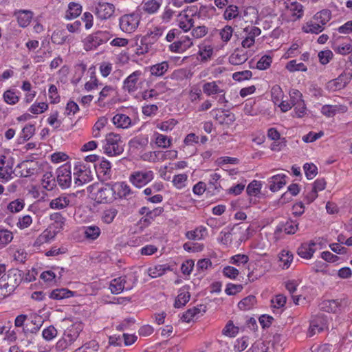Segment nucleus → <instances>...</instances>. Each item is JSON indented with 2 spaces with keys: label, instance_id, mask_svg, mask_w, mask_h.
Masks as SVG:
<instances>
[{
  "label": "nucleus",
  "instance_id": "obj_9",
  "mask_svg": "<svg viewBox=\"0 0 352 352\" xmlns=\"http://www.w3.org/2000/svg\"><path fill=\"white\" fill-rule=\"evenodd\" d=\"M211 116L220 124L229 126L236 120L235 115L229 110L223 109H213L210 111Z\"/></svg>",
  "mask_w": 352,
  "mask_h": 352
},
{
  "label": "nucleus",
  "instance_id": "obj_60",
  "mask_svg": "<svg viewBox=\"0 0 352 352\" xmlns=\"http://www.w3.org/2000/svg\"><path fill=\"white\" fill-rule=\"evenodd\" d=\"M285 69L291 73L307 71V67L303 63H297V60L294 59L289 60L286 64Z\"/></svg>",
  "mask_w": 352,
  "mask_h": 352
},
{
  "label": "nucleus",
  "instance_id": "obj_58",
  "mask_svg": "<svg viewBox=\"0 0 352 352\" xmlns=\"http://www.w3.org/2000/svg\"><path fill=\"white\" fill-rule=\"evenodd\" d=\"M107 123L108 119L106 117L102 116L99 118L92 128L93 137L95 138H100L101 136V130L104 128Z\"/></svg>",
  "mask_w": 352,
  "mask_h": 352
},
{
  "label": "nucleus",
  "instance_id": "obj_42",
  "mask_svg": "<svg viewBox=\"0 0 352 352\" xmlns=\"http://www.w3.org/2000/svg\"><path fill=\"white\" fill-rule=\"evenodd\" d=\"M9 252L12 254L14 260L18 263H24L28 258V253L24 248L10 246Z\"/></svg>",
  "mask_w": 352,
  "mask_h": 352
},
{
  "label": "nucleus",
  "instance_id": "obj_49",
  "mask_svg": "<svg viewBox=\"0 0 352 352\" xmlns=\"http://www.w3.org/2000/svg\"><path fill=\"white\" fill-rule=\"evenodd\" d=\"M207 233V230L204 226H199L193 230L186 232V237L190 240H201L203 239Z\"/></svg>",
  "mask_w": 352,
  "mask_h": 352
},
{
  "label": "nucleus",
  "instance_id": "obj_8",
  "mask_svg": "<svg viewBox=\"0 0 352 352\" xmlns=\"http://www.w3.org/2000/svg\"><path fill=\"white\" fill-rule=\"evenodd\" d=\"M74 183L77 186H82L92 180V173L89 168L85 164L78 163L74 169Z\"/></svg>",
  "mask_w": 352,
  "mask_h": 352
},
{
  "label": "nucleus",
  "instance_id": "obj_37",
  "mask_svg": "<svg viewBox=\"0 0 352 352\" xmlns=\"http://www.w3.org/2000/svg\"><path fill=\"white\" fill-rule=\"evenodd\" d=\"M162 150L146 151L142 154L141 159L149 163L162 162Z\"/></svg>",
  "mask_w": 352,
  "mask_h": 352
},
{
  "label": "nucleus",
  "instance_id": "obj_50",
  "mask_svg": "<svg viewBox=\"0 0 352 352\" xmlns=\"http://www.w3.org/2000/svg\"><path fill=\"white\" fill-rule=\"evenodd\" d=\"M188 176L186 173L175 175L173 177V186L177 190H182L186 187Z\"/></svg>",
  "mask_w": 352,
  "mask_h": 352
},
{
  "label": "nucleus",
  "instance_id": "obj_25",
  "mask_svg": "<svg viewBox=\"0 0 352 352\" xmlns=\"http://www.w3.org/2000/svg\"><path fill=\"white\" fill-rule=\"evenodd\" d=\"M14 16L16 18L18 24L21 28L28 27L34 16L32 11L28 10H19L14 12Z\"/></svg>",
  "mask_w": 352,
  "mask_h": 352
},
{
  "label": "nucleus",
  "instance_id": "obj_59",
  "mask_svg": "<svg viewBox=\"0 0 352 352\" xmlns=\"http://www.w3.org/2000/svg\"><path fill=\"white\" fill-rule=\"evenodd\" d=\"M67 36L65 30L57 29L52 33L51 40L56 45H62L66 41Z\"/></svg>",
  "mask_w": 352,
  "mask_h": 352
},
{
  "label": "nucleus",
  "instance_id": "obj_46",
  "mask_svg": "<svg viewBox=\"0 0 352 352\" xmlns=\"http://www.w3.org/2000/svg\"><path fill=\"white\" fill-rule=\"evenodd\" d=\"M83 230L85 237L91 241L97 239L101 234L100 228L97 226H85Z\"/></svg>",
  "mask_w": 352,
  "mask_h": 352
},
{
  "label": "nucleus",
  "instance_id": "obj_28",
  "mask_svg": "<svg viewBox=\"0 0 352 352\" xmlns=\"http://www.w3.org/2000/svg\"><path fill=\"white\" fill-rule=\"evenodd\" d=\"M347 107L342 104H324L321 108V113L327 118H332L338 113H345Z\"/></svg>",
  "mask_w": 352,
  "mask_h": 352
},
{
  "label": "nucleus",
  "instance_id": "obj_23",
  "mask_svg": "<svg viewBox=\"0 0 352 352\" xmlns=\"http://www.w3.org/2000/svg\"><path fill=\"white\" fill-rule=\"evenodd\" d=\"M151 142H153L157 148L166 149L172 146L173 138L155 131L151 138Z\"/></svg>",
  "mask_w": 352,
  "mask_h": 352
},
{
  "label": "nucleus",
  "instance_id": "obj_40",
  "mask_svg": "<svg viewBox=\"0 0 352 352\" xmlns=\"http://www.w3.org/2000/svg\"><path fill=\"white\" fill-rule=\"evenodd\" d=\"M19 168L21 169V176L23 177L32 176L37 171L36 164L28 161L21 163Z\"/></svg>",
  "mask_w": 352,
  "mask_h": 352
},
{
  "label": "nucleus",
  "instance_id": "obj_3",
  "mask_svg": "<svg viewBox=\"0 0 352 352\" xmlns=\"http://www.w3.org/2000/svg\"><path fill=\"white\" fill-rule=\"evenodd\" d=\"M110 38L111 34L108 31H97L89 34L82 40L83 48L85 51L95 50Z\"/></svg>",
  "mask_w": 352,
  "mask_h": 352
},
{
  "label": "nucleus",
  "instance_id": "obj_7",
  "mask_svg": "<svg viewBox=\"0 0 352 352\" xmlns=\"http://www.w3.org/2000/svg\"><path fill=\"white\" fill-rule=\"evenodd\" d=\"M56 182L61 189L69 188L72 182V166L65 163L59 166L56 170Z\"/></svg>",
  "mask_w": 352,
  "mask_h": 352
},
{
  "label": "nucleus",
  "instance_id": "obj_6",
  "mask_svg": "<svg viewBox=\"0 0 352 352\" xmlns=\"http://www.w3.org/2000/svg\"><path fill=\"white\" fill-rule=\"evenodd\" d=\"M141 16L138 13H131L122 15L119 19L120 30L127 34L134 32L138 28Z\"/></svg>",
  "mask_w": 352,
  "mask_h": 352
},
{
  "label": "nucleus",
  "instance_id": "obj_33",
  "mask_svg": "<svg viewBox=\"0 0 352 352\" xmlns=\"http://www.w3.org/2000/svg\"><path fill=\"white\" fill-rule=\"evenodd\" d=\"M162 4V0H144L142 3V10L148 14H154L158 12Z\"/></svg>",
  "mask_w": 352,
  "mask_h": 352
},
{
  "label": "nucleus",
  "instance_id": "obj_5",
  "mask_svg": "<svg viewBox=\"0 0 352 352\" xmlns=\"http://www.w3.org/2000/svg\"><path fill=\"white\" fill-rule=\"evenodd\" d=\"M154 177L155 173L153 170L142 169L133 171L129 177V181L133 186L141 188L151 182Z\"/></svg>",
  "mask_w": 352,
  "mask_h": 352
},
{
  "label": "nucleus",
  "instance_id": "obj_32",
  "mask_svg": "<svg viewBox=\"0 0 352 352\" xmlns=\"http://www.w3.org/2000/svg\"><path fill=\"white\" fill-rule=\"evenodd\" d=\"M75 295V292L70 291L65 287H57L52 291L50 294V298L60 300L74 296Z\"/></svg>",
  "mask_w": 352,
  "mask_h": 352
},
{
  "label": "nucleus",
  "instance_id": "obj_64",
  "mask_svg": "<svg viewBox=\"0 0 352 352\" xmlns=\"http://www.w3.org/2000/svg\"><path fill=\"white\" fill-rule=\"evenodd\" d=\"M98 349L99 345L98 342L95 340H91L78 347L73 352H97Z\"/></svg>",
  "mask_w": 352,
  "mask_h": 352
},
{
  "label": "nucleus",
  "instance_id": "obj_53",
  "mask_svg": "<svg viewBox=\"0 0 352 352\" xmlns=\"http://www.w3.org/2000/svg\"><path fill=\"white\" fill-rule=\"evenodd\" d=\"M247 60V54L239 50L234 51L229 57V63L233 65H241Z\"/></svg>",
  "mask_w": 352,
  "mask_h": 352
},
{
  "label": "nucleus",
  "instance_id": "obj_56",
  "mask_svg": "<svg viewBox=\"0 0 352 352\" xmlns=\"http://www.w3.org/2000/svg\"><path fill=\"white\" fill-rule=\"evenodd\" d=\"M82 12V6L80 4L72 2L68 6V10L66 12L67 19H73L78 17Z\"/></svg>",
  "mask_w": 352,
  "mask_h": 352
},
{
  "label": "nucleus",
  "instance_id": "obj_16",
  "mask_svg": "<svg viewBox=\"0 0 352 352\" xmlns=\"http://www.w3.org/2000/svg\"><path fill=\"white\" fill-rule=\"evenodd\" d=\"M94 168L100 180L107 181L111 179L112 170L109 161L102 157L99 162L94 164Z\"/></svg>",
  "mask_w": 352,
  "mask_h": 352
},
{
  "label": "nucleus",
  "instance_id": "obj_15",
  "mask_svg": "<svg viewBox=\"0 0 352 352\" xmlns=\"http://www.w3.org/2000/svg\"><path fill=\"white\" fill-rule=\"evenodd\" d=\"M221 82L219 80L206 82L202 86L203 91L207 96L219 95V102L226 99V92L220 86Z\"/></svg>",
  "mask_w": 352,
  "mask_h": 352
},
{
  "label": "nucleus",
  "instance_id": "obj_18",
  "mask_svg": "<svg viewBox=\"0 0 352 352\" xmlns=\"http://www.w3.org/2000/svg\"><path fill=\"white\" fill-rule=\"evenodd\" d=\"M118 96L116 87L113 85H105L99 93L98 104L99 106H104L109 103Z\"/></svg>",
  "mask_w": 352,
  "mask_h": 352
},
{
  "label": "nucleus",
  "instance_id": "obj_62",
  "mask_svg": "<svg viewBox=\"0 0 352 352\" xmlns=\"http://www.w3.org/2000/svg\"><path fill=\"white\" fill-rule=\"evenodd\" d=\"M298 222L296 220L288 219L282 226V230L287 234H294L298 230Z\"/></svg>",
  "mask_w": 352,
  "mask_h": 352
},
{
  "label": "nucleus",
  "instance_id": "obj_31",
  "mask_svg": "<svg viewBox=\"0 0 352 352\" xmlns=\"http://www.w3.org/2000/svg\"><path fill=\"white\" fill-rule=\"evenodd\" d=\"M286 175L278 174L269 179V188L272 192H277L280 190L286 184Z\"/></svg>",
  "mask_w": 352,
  "mask_h": 352
},
{
  "label": "nucleus",
  "instance_id": "obj_48",
  "mask_svg": "<svg viewBox=\"0 0 352 352\" xmlns=\"http://www.w3.org/2000/svg\"><path fill=\"white\" fill-rule=\"evenodd\" d=\"M236 234L230 230H223L220 232L217 238L218 242L226 247H229L233 241V236Z\"/></svg>",
  "mask_w": 352,
  "mask_h": 352
},
{
  "label": "nucleus",
  "instance_id": "obj_13",
  "mask_svg": "<svg viewBox=\"0 0 352 352\" xmlns=\"http://www.w3.org/2000/svg\"><path fill=\"white\" fill-rule=\"evenodd\" d=\"M327 318L324 314H319L312 316L308 329V336L311 337L316 333L322 332L327 327Z\"/></svg>",
  "mask_w": 352,
  "mask_h": 352
},
{
  "label": "nucleus",
  "instance_id": "obj_22",
  "mask_svg": "<svg viewBox=\"0 0 352 352\" xmlns=\"http://www.w3.org/2000/svg\"><path fill=\"white\" fill-rule=\"evenodd\" d=\"M56 235V232L51 227L43 230L35 239L33 246L37 249L46 243H49Z\"/></svg>",
  "mask_w": 352,
  "mask_h": 352
},
{
  "label": "nucleus",
  "instance_id": "obj_41",
  "mask_svg": "<svg viewBox=\"0 0 352 352\" xmlns=\"http://www.w3.org/2000/svg\"><path fill=\"white\" fill-rule=\"evenodd\" d=\"M118 213V210L113 207L104 209L100 214V219L105 224L111 223Z\"/></svg>",
  "mask_w": 352,
  "mask_h": 352
},
{
  "label": "nucleus",
  "instance_id": "obj_10",
  "mask_svg": "<svg viewBox=\"0 0 352 352\" xmlns=\"http://www.w3.org/2000/svg\"><path fill=\"white\" fill-rule=\"evenodd\" d=\"M163 212L164 208L162 207H157L152 210L146 206L142 207L140 209V213L143 217L140 220V225L141 227L148 226Z\"/></svg>",
  "mask_w": 352,
  "mask_h": 352
},
{
  "label": "nucleus",
  "instance_id": "obj_63",
  "mask_svg": "<svg viewBox=\"0 0 352 352\" xmlns=\"http://www.w3.org/2000/svg\"><path fill=\"white\" fill-rule=\"evenodd\" d=\"M256 302V297L254 295H249L243 298L239 303L238 307L241 310L250 309Z\"/></svg>",
  "mask_w": 352,
  "mask_h": 352
},
{
  "label": "nucleus",
  "instance_id": "obj_35",
  "mask_svg": "<svg viewBox=\"0 0 352 352\" xmlns=\"http://www.w3.org/2000/svg\"><path fill=\"white\" fill-rule=\"evenodd\" d=\"M113 124L117 128L127 129L131 125V119L123 113H117L112 118Z\"/></svg>",
  "mask_w": 352,
  "mask_h": 352
},
{
  "label": "nucleus",
  "instance_id": "obj_27",
  "mask_svg": "<svg viewBox=\"0 0 352 352\" xmlns=\"http://www.w3.org/2000/svg\"><path fill=\"white\" fill-rule=\"evenodd\" d=\"M82 329L83 324L81 322H77L68 327L67 330L65 331L63 335L68 339L69 342L74 343V342L78 338L80 333Z\"/></svg>",
  "mask_w": 352,
  "mask_h": 352
},
{
  "label": "nucleus",
  "instance_id": "obj_12",
  "mask_svg": "<svg viewBox=\"0 0 352 352\" xmlns=\"http://www.w3.org/2000/svg\"><path fill=\"white\" fill-rule=\"evenodd\" d=\"M349 305V300L347 298H342L340 300H324L319 304V309L320 311L328 313H336L338 309L344 308Z\"/></svg>",
  "mask_w": 352,
  "mask_h": 352
},
{
  "label": "nucleus",
  "instance_id": "obj_55",
  "mask_svg": "<svg viewBox=\"0 0 352 352\" xmlns=\"http://www.w3.org/2000/svg\"><path fill=\"white\" fill-rule=\"evenodd\" d=\"M177 124L178 121L176 119L170 118L156 123L155 127L162 131L167 133L171 131Z\"/></svg>",
  "mask_w": 352,
  "mask_h": 352
},
{
  "label": "nucleus",
  "instance_id": "obj_52",
  "mask_svg": "<svg viewBox=\"0 0 352 352\" xmlns=\"http://www.w3.org/2000/svg\"><path fill=\"white\" fill-rule=\"evenodd\" d=\"M13 233L0 227V250L6 248L13 239Z\"/></svg>",
  "mask_w": 352,
  "mask_h": 352
},
{
  "label": "nucleus",
  "instance_id": "obj_57",
  "mask_svg": "<svg viewBox=\"0 0 352 352\" xmlns=\"http://www.w3.org/2000/svg\"><path fill=\"white\" fill-rule=\"evenodd\" d=\"M205 308L206 307L204 305H200L198 307H194L192 309H188L182 316V318L183 321L186 322H190L195 316L201 312V310L205 312Z\"/></svg>",
  "mask_w": 352,
  "mask_h": 352
},
{
  "label": "nucleus",
  "instance_id": "obj_30",
  "mask_svg": "<svg viewBox=\"0 0 352 352\" xmlns=\"http://www.w3.org/2000/svg\"><path fill=\"white\" fill-rule=\"evenodd\" d=\"M3 102L9 105H15L20 100V92L15 89L9 88L2 95Z\"/></svg>",
  "mask_w": 352,
  "mask_h": 352
},
{
  "label": "nucleus",
  "instance_id": "obj_17",
  "mask_svg": "<svg viewBox=\"0 0 352 352\" xmlns=\"http://www.w3.org/2000/svg\"><path fill=\"white\" fill-rule=\"evenodd\" d=\"M13 164L4 155L0 156V182H7L12 178Z\"/></svg>",
  "mask_w": 352,
  "mask_h": 352
},
{
  "label": "nucleus",
  "instance_id": "obj_45",
  "mask_svg": "<svg viewBox=\"0 0 352 352\" xmlns=\"http://www.w3.org/2000/svg\"><path fill=\"white\" fill-rule=\"evenodd\" d=\"M56 182L55 177L52 172H46L43 174L41 184L47 190H53L56 186Z\"/></svg>",
  "mask_w": 352,
  "mask_h": 352
},
{
  "label": "nucleus",
  "instance_id": "obj_34",
  "mask_svg": "<svg viewBox=\"0 0 352 352\" xmlns=\"http://www.w3.org/2000/svg\"><path fill=\"white\" fill-rule=\"evenodd\" d=\"M294 258V255L288 250H283L280 251V252L278 254V261H279V266L283 269H288Z\"/></svg>",
  "mask_w": 352,
  "mask_h": 352
},
{
  "label": "nucleus",
  "instance_id": "obj_14",
  "mask_svg": "<svg viewBox=\"0 0 352 352\" xmlns=\"http://www.w3.org/2000/svg\"><path fill=\"white\" fill-rule=\"evenodd\" d=\"M285 15L288 16L287 20L296 21L303 16L304 7L297 2H285Z\"/></svg>",
  "mask_w": 352,
  "mask_h": 352
},
{
  "label": "nucleus",
  "instance_id": "obj_1",
  "mask_svg": "<svg viewBox=\"0 0 352 352\" xmlns=\"http://www.w3.org/2000/svg\"><path fill=\"white\" fill-rule=\"evenodd\" d=\"M124 143L120 135L115 133H107L103 141L102 149L109 157H116L124 151Z\"/></svg>",
  "mask_w": 352,
  "mask_h": 352
},
{
  "label": "nucleus",
  "instance_id": "obj_26",
  "mask_svg": "<svg viewBox=\"0 0 352 352\" xmlns=\"http://www.w3.org/2000/svg\"><path fill=\"white\" fill-rule=\"evenodd\" d=\"M112 187L115 191V199L125 198L131 193L130 186L125 182H114Z\"/></svg>",
  "mask_w": 352,
  "mask_h": 352
},
{
  "label": "nucleus",
  "instance_id": "obj_44",
  "mask_svg": "<svg viewBox=\"0 0 352 352\" xmlns=\"http://www.w3.org/2000/svg\"><path fill=\"white\" fill-rule=\"evenodd\" d=\"M313 17L314 20L318 21L324 29L325 25L331 19V12L328 9H323L316 12Z\"/></svg>",
  "mask_w": 352,
  "mask_h": 352
},
{
  "label": "nucleus",
  "instance_id": "obj_24",
  "mask_svg": "<svg viewBox=\"0 0 352 352\" xmlns=\"http://www.w3.org/2000/svg\"><path fill=\"white\" fill-rule=\"evenodd\" d=\"M316 245L317 243L315 241L304 243L298 248L297 253L302 258L310 259L316 250L315 248Z\"/></svg>",
  "mask_w": 352,
  "mask_h": 352
},
{
  "label": "nucleus",
  "instance_id": "obj_36",
  "mask_svg": "<svg viewBox=\"0 0 352 352\" xmlns=\"http://www.w3.org/2000/svg\"><path fill=\"white\" fill-rule=\"evenodd\" d=\"M302 31L305 33L318 34L324 30V28L318 21L314 20L312 17L309 21L305 23L302 26Z\"/></svg>",
  "mask_w": 352,
  "mask_h": 352
},
{
  "label": "nucleus",
  "instance_id": "obj_39",
  "mask_svg": "<svg viewBox=\"0 0 352 352\" xmlns=\"http://www.w3.org/2000/svg\"><path fill=\"white\" fill-rule=\"evenodd\" d=\"M164 28L161 26H152L151 27L146 35L144 36L145 40H148L151 43H154L162 35Z\"/></svg>",
  "mask_w": 352,
  "mask_h": 352
},
{
  "label": "nucleus",
  "instance_id": "obj_43",
  "mask_svg": "<svg viewBox=\"0 0 352 352\" xmlns=\"http://www.w3.org/2000/svg\"><path fill=\"white\" fill-rule=\"evenodd\" d=\"M169 67L167 61H162L160 63L153 65L150 67V72L152 76L160 77L162 76Z\"/></svg>",
  "mask_w": 352,
  "mask_h": 352
},
{
  "label": "nucleus",
  "instance_id": "obj_51",
  "mask_svg": "<svg viewBox=\"0 0 352 352\" xmlns=\"http://www.w3.org/2000/svg\"><path fill=\"white\" fill-rule=\"evenodd\" d=\"M249 256L244 254H236L232 256L229 259V263L239 267H245L249 262Z\"/></svg>",
  "mask_w": 352,
  "mask_h": 352
},
{
  "label": "nucleus",
  "instance_id": "obj_2",
  "mask_svg": "<svg viewBox=\"0 0 352 352\" xmlns=\"http://www.w3.org/2000/svg\"><path fill=\"white\" fill-rule=\"evenodd\" d=\"M91 194L92 198L99 204H109L116 200L115 191L110 183L102 184L100 186H92Z\"/></svg>",
  "mask_w": 352,
  "mask_h": 352
},
{
  "label": "nucleus",
  "instance_id": "obj_20",
  "mask_svg": "<svg viewBox=\"0 0 352 352\" xmlns=\"http://www.w3.org/2000/svg\"><path fill=\"white\" fill-rule=\"evenodd\" d=\"M177 25L184 32H189L194 26L192 15L188 14L187 10H182L177 14Z\"/></svg>",
  "mask_w": 352,
  "mask_h": 352
},
{
  "label": "nucleus",
  "instance_id": "obj_21",
  "mask_svg": "<svg viewBox=\"0 0 352 352\" xmlns=\"http://www.w3.org/2000/svg\"><path fill=\"white\" fill-rule=\"evenodd\" d=\"M221 176L217 173H213L210 175L207 186V195L209 196L217 195L220 193L222 190L221 185L219 182Z\"/></svg>",
  "mask_w": 352,
  "mask_h": 352
},
{
  "label": "nucleus",
  "instance_id": "obj_11",
  "mask_svg": "<svg viewBox=\"0 0 352 352\" xmlns=\"http://www.w3.org/2000/svg\"><path fill=\"white\" fill-rule=\"evenodd\" d=\"M192 38L188 35H181L168 45V50L173 53L182 54L193 46Z\"/></svg>",
  "mask_w": 352,
  "mask_h": 352
},
{
  "label": "nucleus",
  "instance_id": "obj_29",
  "mask_svg": "<svg viewBox=\"0 0 352 352\" xmlns=\"http://www.w3.org/2000/svg\"><path fill=\"white\" fill-rule=\"evenodd\" d=\"M198 47V59L201 62L205 63L212 58L214 54V48L211 45L203 43L200 44Z\"/></svg>",
  "mask_w": 352,
  "mask_h": 352
},
{
  "label": "nucleus",
  "instance_id": "obj_38",
  "mask_svg": "<svg viewBox=\"0 0 352 352\" xmlns=\"http://www.w3.org/2000/svg\"><path fill=\"white\" fill-rule=\"evenodd\" d=\"M349 83L346 75L341 74L338 78L328 82V87L332 91L340 90Z\"/></svg>",
  "mask_w": 352,
  "mask_h": 352
},
{
  "label": "nucleus",
  "instance_id": "obj_61",
  "mask_svg": "<svg viewBox=\"0 0 352 352\" xmlns=\"http://www.w3.org/2000/svg\"><path fill=\"white\" fill-rule=\"evenodd\" d=\"M35 133V126L34 124H28L21 130L19 135V140L23 142L29 140Z\"/></svg>",
  "mask_w": 352,
  "mask_h": 352
},
{
  "label": "nucleus",
  "instance_id": "obj_47",
  "mask_svg": "<svg viewBox=\"0 0 352 352\" xmlns=\"http://www.w3.org/2000/svg\"><path fill=\"white\" fill-rule=\"evenodd\" d=\"M167 270H170L168 264H159L150 267L148 269V274L152 278H157L165 274Z\"/></svg>",
  "mask_w": 352,
  "mask_h": 352
},
{
  "label": "nucleus",
  "instance_id": "obj_4",
  "mask_svg": "<svg viewBox=\"0 0 352 352\" xmlns=\"http://www.w3.org/2000/svg\"><path fill=\"white\" fill-rule=\"evenodd\" d=\"M144 74L141 70H135L127 76L123 81L122 88L130 94H134L142 89L146 80L143 78Z\"/></svg>",
  "mask_w": 352,
  "mask_h": 352
},
{
  "label": "nucleus",
  "instance_id": "obj_54",
  "mask_svg": "<svg viewBox=\"0 0 352 352\" xmlns=\"http://www.w3.org/2000/svg\"><path fill=\"white\" fill-rule=\"evenodd\" d=\"M69 204V199L66 196H60L52 199L50 203L52 209L60 210L66 208Z\"/></svg>",
  "mask_w": 352,
  "mask_h": 352
},
{
  "label": "nucleus",
  "instance_id": "obj_19",
  "mask_svg": "<svg viewBox=\"0 0 352 352\" xmlns=\"http://www.w3.org/2000/svg\"><path fill=\"white\" fill-rule=\"evenodd\" d=\"M114 12L115 6L110 3L99 2L95 8V14L101 20L109 19L113 14Z\"/></svg>",
  "mask_w": 352,
  "mask_h": 352
}]
</instances>
